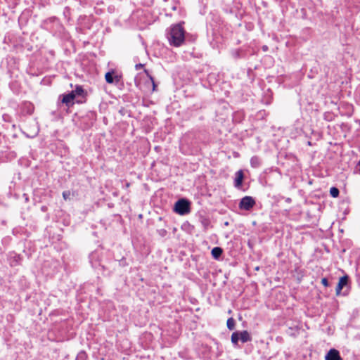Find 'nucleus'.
Returning a JSON list of instances; mask_svg holds the SVG:
<instances>
[{
	"label": "nucleus",
	"instance_id": "nucleus-16",
	"mask_svg": "<svg viewBox=\"0 0 360 360\" xmlns=\"http://www.w3.org/2000/svg\"><path fill=\"white\" fill-rule=\"evenodd\" d=\"M71 193L70 191H64L63 193V197L64 200H67L70 198Z\"/></svg>",
	"mask_w": 360,
	"mask_h": 360
},
{
	"label": "nucleus",
	"instance_id": "nucleus-6",
	"mask_svg": "<svg viewBox=\"0 0 360 360\" xmlns=\"http://www.w3.org/2000/svg\"><path fill=\"white\" fill-rule=\"evenodd\" d=\"M243 178L244 175L242 170H239L236 173V177L234 179V186L236 188H239L241 187Z\"/></svg>",
	"mask_w": 360,
	"mask_h": 360
},
{
	"label": "nucleus",
	"instance_id": "nucleus-9",
	"mask_svg": "<svg viewBox=\"0 0 360 360\" xmlns=\"http://www.w3.org/2000/svg\"><path fill=\"white\" fill-rule=\"evenodd\" d=\"M238 333H239L240 340L243 342H249L251 340V337L247 330H243V331L238 332Z\"/></svg>",
	"mask_w": 360,
	"mask_h": 360
},
{
	"label": "nucleus",
	"instance_id": "nucleus-13",
	"mask_svg": "<svg viewBox=\"0 0 360 360\" xmlns=\"http://www.w3.org/2000/svg\"><path fill=\"white\" fill-rule=\"evenodd\" d=\"M227 328L229 329V330H233L234 328V326H235V321L233 318H229L228 320H227Z\"/></svg>",
	"mask_w": 360,
	"mask_h": 360
},
{
	"label": "nucleus",
	"instance_id": "nucleus-2",
	"mask_svg": "<svg viewBox=\"0 0 360 360\" xmlns=\"http://www.w3.org/2000/svg\"><path fill=\"white\" fill-rule=\"evenodd\" d=\"M174 211L180 215H185L190 212V204L185 199L179 200L174 205Z\"/></svg>",
	"mask_w": 360,
	"mask_h": 360
},
{
	"label": "nucleus",
	"instance_id": "nucleus-4",
	"mask_svg": "<svg viewBox=\"0 0 360 360\" xmlns=\"http://www.w3.org/2000/svg\"><path fill=\"white\" fill-rule=\"evenodd\" d=\"M326 360H342L339 352L335 349H330L325 356Z\"/></svg>",
	"mask_w": 360,
	"mask_h": 360
},
{
	"label": "nucleus",
	"instance_id": "nucleus-19",
	"mask_svg": "<svg viewBox=\"0 0 360 360\" xmlns=\"http://www.w3.org/2000/svg\"><path fill=\"white\" fill-rule=\"evenodd\" d=\"M142 66H143V65H142V64H141V63H139V64H136V66H135V68H136V70H139V69H140Z\"/></svg>",
	"mask_w": 360,
	"mask_h": 360
},
{
	"label": "nucleus",
	"instance_id": "nucleus-10",
	"mask_svg": "<svg viewBox=\"0 0 360 360\" xmlns=\"http://www.w3.org/2000/svg\"><path fill=\"white\" fill-rule=\"evenodd\" d=\"M222 249L219 247H215L212 250V255L214 259H218L222 254Z\"/></svg>",
	"mask_w": 360,
	"mask_h": 360
},
{
	"label": "nucleus",
	"instance_id": "nucleus-17",
	"mask_svg": "<svg viewBox=\"0 0 360 360\" xmlns=\"http://www.w3.org/2000/svg\"><path fill=\"white\" fill-rule=\"evenodd\" d=\"M149 78L152 82V85H153V91H154L155 90V88H156V84H155V82H154V79L153 78L151 77V76H149Z\"/></svg>",
	"mask_w": 360,
	"mask_h": 360
},
{
	"label": "nucleus",
	"instance_id": "nucleus-3",
	"mask_svg": "<svg viewBox=\"0 0 360 360\" xmlns=\"http://www.w3.org/2000/svg\"><path fill=\"white\" fill-rule=\"evenodd\" d=\"M255 205V200L250 196H245L240 200L239 207L241 210H250Z\"/></svg>",
	"mask_w": 360,
	"mask_h": 360
},
{
	"label": "nucleus",
	"instance_id": "nucleus-20",
	"mask_svg": "<svg viewBox=\"0 0 360 360\" xmlns=\"http://www.w3.org/2000/svg\"><path fill=\"white\" fill-rule=\"evenodd\" d=\"M266 49H267V47L266 46H263V50L264 51H266Z\"/></svg>",
	"mask_w": 360,
	"mask_h": 360
},
{
	"label": "nucleus",
	"instance_id": "nucleus-18",
	"mask_svg": "<svg viewBox=\"0 0 360 360\" xmlns=\"http://www.w3.org/2000/svg\"><path fill=\"white\" fill-rule=\"evenodd\" d=\"M321 283L325 285V286H327L328 285V280L324 278H322L321 280Z\"/></svg>",
	"mask_w": 360,
	"mask_h": 360
},
{
	"label": "nucleus",
	"instance_id": "nucleus-8",
	"mask_svg": "<svg viewBox=\"0 0 360 360\" xmlns=\"http://www.w3.org/2000/svg\"><path fill=\"white\" fill-rule=\"evenodd\" d=\"M112 75H113V72H108L105 74V78L107 83L112 84L114 82L115 80L116 82H118L120 81V78H118L117 76H115L114 77Z\"/></svg>",
	"mask_w": 360,
	"mask_h": 360
},
{
	"label": "nucleus",
	"instance_id": "nucleus-1",
	"mask_svg": "<svg viewBox=\"0 0 360 360\" xmlns=\"http://www.w3.org/2000/svg\"><path fill=\"white\" fill-rule=\"evenodd\" d=\"M167 39L171 45L180 46L185 40V31L181 24L171 26L167 34Z\"/></svg>",
	"mask_w": 360,
	"mask_h": 360
},
{
	"label": "nucleus",
	"instance_id": "nucleus-14",
	"mask_svg": "<svg viewBox=\"0 0 360 360\" xmlns=\"http://www.w3.org/2000/svg\"><path fill=\"white\" fill-rule=\"evenodd\" d=\"M330 194L333 198H337L339 195V190L335 187H332L330 189Z\"/></svg>",
	"mask_w": 360,
	"mask_h": 360
},
{
	"label": "nucleus",
	"instance_id": "nucleus-5",
	"mask_svg": "<svg viewBox=\"0 0 360 360\" xmlns=\"http://www.w3.org/2000/svg\"><path fill=\"white\" fill-rule=\"evenodd\" d=\"M348 282V277L347 276H342L340 278L338 285L336 287L335 291L336 295H340L342 289L344 286H345L347 284Z\"/></svg>",
	"mask_w": 360,
	"mask_h": 360
},
{
	"label": "nucleus",
	"instance_id": "nucleus-7",
	"mask_svg": "<svg viewBox=\"0 0 360 360\" xmlns=\"http://www.w3.org/2000/svg\"><path fill=\"white\" fill-rule=\"evenodd\" d=\"M75 98V91H71L70 93L63 96L62 103H65L66 105H69L70 103H72Z\"/></svg>",
	"mask_w": 360,
	"mask_h": 360
},
{
	"label": "nucleus",
	"instance_id": "nucleus-21",
	"mask_svg": "<svg viewBox=\"0 0 360 360\" xmlns=\"http://www.w3.org/2000/svg\"><path fill=\"white\" fill-rule=\"evenodd\" d=\"M77 360H79V359L78 358Z\"/></svg>",
	"mask_w": 360,
	"mask_h": 360
},
{
	"label": "nucleus",
	"instance_id": "nucleus-15",
	"mask_svg": "<svg viewBox=\"0 0 360 360\" xmlns=\"http://www.w3.org/2000/svg\"><path fill=\"white\" fill-rule=\"evenodd\" d=\"M73 91H75V94L76 96L77 95H82L84 91L82 86H77Z\"/></svg>",
	"mask_w": 360,
	"mask_h": 360
},
{
	"label": "nucleus",
	"instance_id": "nucleus-12",
	"mask_svg": "<svg viewBox=\"0 0 360 360\" xmlns=\"http://www.w3.org/2000/svg\"><path fill=\"white\" fill-rule=\"evenodd\" d=\"M240 340L239 338V333L238 332H234L231 335V342L233 344L236 345L238 343V341Z\"/></svg>",
	"mask_w": 360,
	"mask_h": 360
},
{
	"label": "nucleus",
	"instance_id": "nucleus-11",
	"mask_svg": "<svg viewBox=\"0 0 360 360\" xmlns=\"http://www.w3.org/2000/svg\"><path fill=\"white\" fill-rule=\"evenodd\" d=\"M250 164L252 167H258L260 165L259 159L256 156L252 157L250 159Z\"/></svg>",
	"mask_w": 360,
	"mask_h": 360
}]
</instances>
